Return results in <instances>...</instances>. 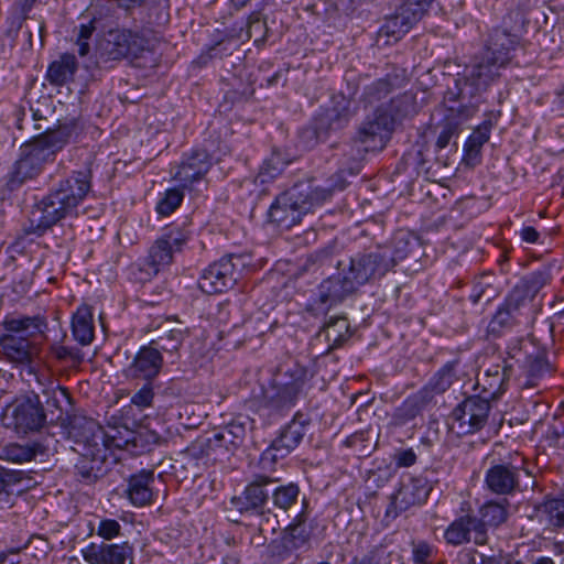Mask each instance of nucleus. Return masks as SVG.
<instances>
[{"label":"nucleus","instance_id":"cd10ccee","mask_svg":"<svg viewBox=\"0 0 564 564\" xmlns=\"http://www.w3.org/2000/svg\"><path fill=\"white\" fill-rule=\"evenodd\" d=\"M497 123L492 112L487 113L485 120L477 126L464 144L463 161L467 166L475 167L481 162V149L490 139L492 128Z\"/></svg>","mask_w":564,"mask_h":564},{"label":"nucleus","instance_id":"49530a36","mask_svg":"<svg viewBox=\"0 0 564 564\" xmlns=\"http://www.w3.org/2000/svg\"><path fill=\"white\" fill-rule=\"evenodd\" d=\"M191 225L187 218L174 221L163 229L161 238L165 239L173 250L181 252L192 236Z\"/></svg>","mask_w":564,"mask_h":564},{"label":"nucleus","instance_id":"e433bc0d","mask_svg":"<svg viewBox=\"0 0 564 564\" xmlns=\"http://www.w3.org/2000/svg\"><path fill=\"white\" fill-rule=\"evenodd\" d=\"M78 69V62L74 54L65 53L57 61H53L46 70V80L57 87H62L74 79Z\"/></svg>","mask_w":564,"mask_h":564},{"label":"nucleus","instance_id":"7c9ffc66","mask_svg":"<svg viewBox=\"0 0 564 564\" xmlns=\"http://www.w3.org/2000/svg\"><path fill=\"white\" fill-rule=\"evenodd\" d=\"M349 120V107L347 105H337L318 112L314 117L313 122L316 126L322 140L326 141L332 133L340 131L347 127Z\"/></svg>","mask_w":564,"mask_h":564},{"label":"nucleus","instance_id":"c03bdc74","mask_svg":"<svg viewBox=\"0 0 564 564\" xmlns=\"http://www.w3.org/2000/svg\"><path fill=\"white\" fill-rule=\"evenodd\" d=\"M43 453L42 444L32 442L28 444L10 443L1 449L0 458L12 463H26Z\"/></svg>","mask_w":564,"mask_h":564},{"label":"nucleus","instance_id":"a878e982","mask_svg":"<svg viewBox=\"0 0 564 564\" xmlns=\"http://www.w3.org/2000/svg\"><path fill=\"white\" fill-rule=\"evenodd\" d=\"M155 482L154 470L142 469L132 474L127 479L126 496L134 507H145L153 503L155 492L153 485Z\"/></svg>","mask_w":564,"mask_h":564},{"label":"nucleus","instance_id":"c85d7f7f","mask_svg":"<svg viewBox=\"0 0 564 564\" xmlns=\"http://www.w3.org/2000/svg\"><path fill=\"white\" fill-rule=\"evenodd\" d=\"M509 507L510 502L507 498L488 500L479 507L476 520L479 523L478 525L487 544L489 543V528L497 529L507 522L509 518Z\"/></svg>","mask_w":564,"mask_h":564},{"label":"nucleus","instance_id":"20e7f679","mask_svg":"<svg viewBox=\"0 0 564 564\" xmlns=\"http://www.w3.org/2000/svg\"><path fill=\"white\" fill-rule=\"evenodd\" d=\"M336 180L328 186L314 187L311 183H296L278 194L267 212V223L275 228L291 229L314 207L328 200L336 189L343 191L346 187V181L340 175H336Z\"/></svg>","mask_w":564,"mask_h":564},{"label":"nucleus","instance_id":"4468645a","mask_svg":"<svg viewBox=\"0 0 564 564\" xmlns=\"http://www.w3.org/2000/svg\"><path fill=\"white\" fill-rule=\"evenodd\" d=\"M436 482L437 479L430 478L427 471L417 476L403 474L400 477L395 492L390 496V503L386 509L384 518L393 520L402 511L424 505Z\"/></svg>","mask_w":564,"mask_h":564},{"label":"nucleus","instance_id":"37998d69","mask_svg":"<svg viewBox=\"0 0 564 564\" xmlns=\"http://www.w3.org/2000/svg\"><path fill=\"white\" fill-rule=\"evenodd\" d=\"M447 112L436 140V148L438 150L446 148L452 139L457 138L462 131V123L469 119L464 118L459 112V105L457 107L449 106Z\"/></svg>","mask_w":564,"mask_h":564},{"label":"nucleus","instance_id":"2eb2a0df","mask_svg":"<svg viewBox=\"0 0 564 564\" xmlns=\"http://www.w3.org/2000/svg\"><path fill=\"white\" fill-rule=\"evenodd\" d=\"M245 267L243 256L234 253L224 256L202 270L197 285L208 295L226 292L236 285Z\"/></svg>","mask_w":564,"mask_h":564},{"label":"nucleus","instance_id":"13d9d810","mask_svg":"<svg viewBox=\"0 0 564 564\" xmlns=\"http://www.w3.org/2000/svg\"><path fill=\"white\" fill-rule=\"evenodd\" d=\"M468 564H510L508 555L500 550L494 554H485L477 549L470 547L466 550Z\"/></svg>","mask_w":564,"mask_h":564},{"label":"nucleus","instance_id":"4be33fe9","mask_svg":"<svg viewBox=\"0 0 564 564\" xmlns=\"http://www.w3.org/2000/svg\"><path fill=\"white\" fill-rule=\"evenodd\" d=\"M409 83V75L404 67L397 64H387L386 73L369 85H366L361 98L367 104L382 100L397 89L405 87Z\"/></svg>","mask_w":564,"mask_h":564},{"label":"nucleus","instance_id":"864d4df0","mask_svg":"<svg viewBox=\"0 0 564 564\" xmlns=\"http://www.w3.org/2000/svg\"><path fill=\"white\" fill-rule=\"evenodd\" d=\"M184 199V193L180 188L166 189L164 196L159 199L155 210L161 216H170L174 213Z\"/></svg>","mask_w":564,"mask_h":564},{"label":"nucleus","instance_id":"f8f14e48","mask_svg":"<svg viewBox=\"0 0 564 564\" xmlns=\"http://www.w3.org/2000/svg\"><path fill=\"white\" fill-rule=\"evenodd\" d=\"M70 433L77 446L80 447V457L75 465L76 475L82 482L94 484L108 470V456L102 445V436L98 432L97 435H93V440H89L78 425H73Z\"/></svg>","mask_w":564,"mask_h":564},{"label":"nucleus","instance_id":"603ef678","mask_svg":"<svg viewBox=\"0 0 564 564\" xmlns=\"http://www.w3.org/2000/svg\"><path fill=\"white\" fill-rule=\"evenodd\" d=\"M410 545L414 564H432L438 554L437 546L426 540H413Z\"/></svg>","mask_w":564,"mask_h":564},{"label":"nucleus","instance_id":"6e6d98bb","mask_svg":"<svg viewBox=\"0 0 564 564\" xmlns=\"http://www.w3.org/2000/svg\"><path fill=\"white\" fill-rule=\"evenodd\" d=\"M133 550L128 543L107 544L104 546V564H124L132 557Z\"/></svg>","mask_w":564,"mask_h":564},{"label":"nucleus","instance_id":"bb28decb","mask_svg":"<svg viewBox=\"0 0 564 564\" xmlns=\"http://www.w3.org/2000/svg\"><path fill=\"white\" fill-rule=\"evenodd\" d=\"M163 357L158 349L150 344L142 346L134 356L127 373L131 378L151 380L155 378L162 368Z\"/></svg>","mask_w":564,"mask_h":564},{"label":"nucleus","instance_id":"0e129e2a","mask_svg":"<svg viewBox=\"0 0 564 564\" xmlns=\"http://www.w3.org/2000/svg\"><path fill=\"white\" fill-rule=\"evenodd\" d=\"M121 525L115 519H102L99 522L97 534L105 540H112L120 535Z\"/></svg>","mask_w":564,"mask_h":564},{"label":"nucleus","instance_id":"423d86ee","mask_svg":"<svg viewBox=\"0 0 564 564\" xmlns=\"http://www.w3.org/2000/svg\"><path fill=\"white\" fill-rule=\"evenodd\" d=\"M506 68L485 52L476 55L447 86L444 95L445 102H458L459 112L464 118H471L477 111L479 97L501 76Z\"/></svg>","mask_w":564,"mask_h":564},{"label":"nucleus","instance_id":"7ed1b4c3","mask_svg":"<svg viewBox=\"0 0 564 564\" xmlns=\"http://www.w3.org/2000/svg\"><path fill=\"white\" fill-rule=\"evenodd\" d=\"M77 119L59 123L56 128H47L44 132L21 144L18 159L12 163L2 178L0 196L6 198L19 191L24 184L35 181L45 167L53 164L57 154L77 135Z\"/></svg>","mask_w":564,"mask_h":564},{"label":"nucleus","instance_id":"774afa93","mask_svg":"<svg viewBox=\"0 0 564 564\" xmlns=\"http://www.w3.org/2000/svg\"><path fill=\"white\" fill-rule=\"evenodd\" d=\"M53 354L58 360H73L79 361L80 354L79 350L73 347L67 346H55L53 347Z\"/></svg>","mask_w":564,"mask_h":564},{"label":"nucleus","instance_id":"e2e57ef3","mask_svg":"<svg viewBox=\"0 0 564 564\" xmlns=\"http://www.w3.org/2000/svg\"><path fill=\"white\" fill-rule=\"evenodd\" d=\"M154 399V392L152 383H145L139 391H137L131 398V404L145 409L152 405Z\"/></svg>","mask_w":564,"mask_h":564},{"label":"nucleus","instance_id":"338daca9","mask_svg":"<svg viewBox=\"0 0 564 564\" xmlns=\"http://www.w3.org/2000/svg\"><path fill=\"white\" fill-rule=\"evenodd\" d=\"M300 141L306 149H313L319 142H324L313 121L308 127L302 129Z\"/></svg>","mask_w":564,"mask_h":564},{"label":"nucleus","instance_id":"9d476101","mask_svg":"<svg viewBox=\"0 0 564 564\" xmlns=\"http://www.w3.org/2000/svg\"><path fill=\"white\" fill-rule=\"evenodd\" d=\"M532 479V488L536 485L529 462L519 452H510L505 457L491 458L485 471L484 484L490 494L503 498L513 497L524 492L528 484H523L522 476Z\"/></svg>","mask_w":564,"mask_h":564},{"label":"nucleus","instance_id":"ddd939ff","mask_svg":"<svg viewBox=\"0 0 564 564\" xmlns=\"http://www.w3.org/2000/svg\"><path fill=\"white\" fill-rule=\"evenodd\" d=\"M150 50V41L141 33L126 29L108 31L97 47V63L107 64L124 58H139Z\"/></svg>","mask_w":564,"mask_h":564},{"label":"nucleus","instance_id":"ea45409f","mask_svg":"<svg viewBox=\"0 0 564 564\" xmlns=\"http://www.w3.org/2000/svg\"><path fill=\"white\" fill-rule=\"evenodd\" d=\"M301 488L297 482L290 481L274 487L270 498L274 512L289 516V512L299 503Z\"/></svg>","mask_w":564,"mask_h":564},{"label":"nucleus","instance_id":"f704fd0d","mask_svg":"<svg viewBox=\"0 0 564 564\" xmlns=\"http://www.w3.org/2000/svg\"><path fill=\"white\" fill-rule=\"evenodd\" d=\"M458 360L447 361L427 381V383L420 389L422 393L431 402L436 394L446 392L454 381L457 379Z\"/></svg>","mask_w":564,"mask_h":564},{"label":"nucleus","instance_id":"c9c22d12","mask_svg":"<svg viewBox=\"0 0 564 564\" xmlns=\"http://www.w3.org/2000/svg\"><path fill=\"white\" fill-rule=\"evenodd\" d=\"M186 336V329L181 327L169 328L164 326L160 329L158 337L153 338L149 344L155 347L159 354H167L171 358V362L173 364L180 357L178 350Z\"/></svg>","mask_w":564,"mask_h":564},{"label":"nucleus","instance_id":"bf43d9fd","mask_svg":"<svg viewBox=\"0 0 564 564\" xmlns=\"http://www.w3.org/2000/svg\"><path fill=\"white\" fill-rule=\"evenodd\" d=\"M564 437V413L554 414L552 422L549 424L546 440L551 445L560 446L561 440Z\"/></svg>","mask_w":564,"mask_h":564},{"label":"nucleus","instance_id":"c756f323","mask_svg":"<svg viewBox=\"0 0 564 564\" xmlns=\"http://www.w3.org/2000/svg\"><path fill=\"white\" fill-rule=\"evenodd\" d=\"M311 423V414L299 410L294 413L292 420L280 430L274 441L291 454L302 443Z\"/></svg>","mask_w":564,"mask_h":564},{"label":"nucleus","instance_id":"473e14b6","mask_svg":"<svg viewBox=\"0 0 564 564\" xmlns=\"http://www.w3.org/2000/svg\"><path fill=\"white\" fill-rule=\"evenodd\" d=\"M378 109L392 119V126L394 127L397 122L411 118L419 112L416 94L411 90L404 91L391 98L387 105L380 106Z\"/></svg>","mask_w":564,"mask_h":564},{"label":"nucleus","instance_id":"b1692460","mask_svg":"<svg viewBox=\"0 0 564 564\" xmlns=\"http://www.w3.org/2000/svg\"><path fill=\"white\" fill-rule=\"evenodd\" d=\"M78 426L88 435L89 440H93V435H97L98 432L101 434L102 445L108 457L110 448H127L131 443H135L134 432L128 427L111 426L108 430H104L94 420H85Z\"/></svg>","mask_w":564,"mask_h":564},{"label":"nucleus","instance_id":"de8ad7c7","mask_svg":"<svg viewBox=\"0 0 564 564\" xmlns=\"http://www.w3.org/2000/svg\"><path fill=\"white\" fill-rule=\"evenodd\" d=\"M426 13L427 10L424 9V6L404 1L400 7L397 18L392 22L397 24L400 21L402 26H404L402 31L408 32L413 24L419 22Z\"/></svg>","mask_w":564,"mask_h":564},{"label":"nucleus","instance_id":"680f3d73","mask_svg":"<svg viewBox=\"0 0 564 564\" xmlns=\"http://www.w3.org/2000/svg\"><path fill=\"white\" fill-rule=\"evenodd\" d=\"M367 441L368 432L357 431L347 436L343 444L348 448H355L359 455H367L369 453V449L365 445Z\"/></svg>","mask_w":564,"mask_h":564},{"label":"nucleus","instance_id":"3c124183","mask_svg":"<svg viewBox=\"0 0 564 564\" xmlns=\"http://www.w3.org/2000/svg\"><path fill=\"white\" fill-rule=\"evenodd\" d=\"M514 375V364L508 360V357L503 360L501 376L496 378H486L485 390H491L489 392V397L491 399H497L500 394H502L507 390V384L510 378Z\"/></svg>","mask_w":564,"mask_h":564},{"label":"nucleus","instance_id":"052dcab7","mask_svg":"<svg viewBox=\"0 0 564 564\" xmlns=\"http://www.w3.org/2000/svg\"><path fill=\"white\" fill-rule=\"evenodd\" d=\"M392 460L398 468H409L416 464L417 455L413 448H397Z\"/></svg>","mask_w":564,"mask_h":564},{"label":"nucleus","instance_id":"79ce46f5","mask_svg":"<svg viewBox=\"0 0 564 564\" xmlns=\"http://www.w3.org/2000/svg\"><path fill=\"white\" fill-rule=\"evenodd\" d=\"M219 449L229 452L227 436L223 427L215 431L210 436H200L196 438L187 448V453L194 458H202L216 453Z\"/></svg>","mask_w":564,"mask_h":564},{"label":"nucleus","instance_id":"0eeeda50","mask_svg":"<svg viewBox=\"0 0 564 564\" xmlns=\"http://www.w3.org/2000/svg\"><path fill=\"white\" fill-rule=\"evenodd\" d=\"M306 380L305 367L297 362L286 365L279 369L269 388L250 399V408L269 423L274 422L295 406Z\"/></svg>","mask_w":564,"mask_h":564},{"label":"nucleus","instance_id":"a211bd4d","mask_svg":"<svg viewBox=\"0 0 564 564\" xmlns=\"http://www.w3.org/2000/svg\"><path fill=\"white\" fill-rule=\"evenodd\" d=\"M175 253L173 247L160 236L149 248L147 257L131 265V273L138 282L150 281L173 263Z\"/></svg>","mask_w":564,"mask_h":564},{"label":"nucleus","instance_id":"39448f33","mask_svg":"<svg viewBox=\"0 0 564 564\" xmlns=\"http://www.w3.org/2000/svg\"><path fill=\"white\" fill-rule=\"evenodd\" d=\"M0 352L15 366H30L39 356L37 339H45L48 330L47 317L18 312L4 315L0 322Z\"/></svg>","mask_w":564,"mask_h":564},{"label":"nucleus","instance_id":"dca6fc26","mask_svg":"<svg viewBox=\"0 0 564 564\" xmlns=\"http://www.w3.org/2000/svg\"><path fill=\"white\" fill-rule=\"evenodd\" d=\"M532 337H520L510 341L507 347L508 360L528 378L532 386L535 381L552 371V366L547 360L546 350L539 346Z\"/></svg>","mask_w":564,"mask_h":564},{"label":"nucleus","instance_id":"f3484780","mask_svg":"<svg viewBox=\"0 0 564 564\" xmlns=\"http://www.w3.org/2000/svg\"><path fill=\"white\" fill-rule=\"evenodd\" d=\"M490 411L489 398L478 394L469 395L453 409L451 413L452 430H456L459 436L473 435L487 425Z\"/></svg>","mask_w":564,"mask_h":564},{"label":"nucleus","instance_id":"f03ea898","mask_svg":"<svg viewBox=\"0 0 564 564\" xmlns=\"http://www.w3.org/2000/svg\"><path fill=\"white\" fill-rule=\"evenodd\" d=\"M91 189L90 167L72 171L58 180L52 178L47 192L31 207L25 232L43 237L66 218H77L78 208Z\"/></svg>","mask_w":564,"mask_h":564},{"label":"nucleus","instance_id":"6ab92c4d","mask_svg":"<svg viewBox=\"0 0 564 564\" xmlns=\"http://www.w3.org/2000/svg\"><path fill=\"white\" fill-rule=\"evenodd\" d=\"M393 130L392 119L377 108L373 117L367 118L360 124L354 142L361 144L367 152L381 151L384 149Z\"/></svg>","mask_w":564,"mask_h":564},{"label":"nucleus","instance_id":"72a5a7b5","mask_svg":"<svg viewBox=\"0 0 564 564\" xmlns=\"http://www.w3.org/2000/svg\"><path fill=\"white\" fill-rule=\"evenodd\" d=\"M324 333L328 348L326 355L333 350L344 347L350 339L352 332L350 323L346 316H330L322 326L319 334Z\"/></svg>","mask_w":564,"mask_h":564},{"label":"nucleus","instance_id":"69168bd1","mask_svg":"<svg viewBox=\"0 0 564 564\" xmlns=\"http://www.w3.org/2000/svg\"><path fill=\"white\" fill-rule=\"evenodd\" d=\"M104 546L105 543H90L82 550V555L88 564H104Z\"/></svg>","mask_w":564,"mask_h":564},{"label":"nucleus","instance_id":"09e8293b","mask_svg":"<svg viewBox=\"0 0 564 564\" xmlns=\"http://www.w3.org/2000/svg\"><path fill=\"white\" fill-rule=\"evenodd\" d=\"M290 163V159H286L281 151L274 149L260 167L259 175L262 177V182L275 178Z\"/></svg>","mask_w":564,"mask_h":564},{"label":"nucleus","instance_id":"2f4dec72","mask_svg":"<svg viewBox=\"0 0 564 564\" xmlns=\"http://www.w3.org/2000/svg\"><path fill=\"white\" fill-rule=\"evenodd\" d=\"M43 404L46 415V424H53L59 421L64 412L73 408V397L69 390L62 386L43 390Z\"/></svg>","mask_w":564,"mask_h":564},{"label":"nucleus","instance_id":"aec40b11","mask_svg":"<svg viewBox=\"0 0 564 564\" xmlns=\"http://www.w3.org/2000/svg\"><path fill=\"white\" fill-rule=\"evenodd\" d=\"M476 520V513L468 506L465 513L455 518L444 530L443 539L447 545L457 547L474 543L476 546H485L487 542Z\"/></svg>","mask_w":564,"mask_h":564},{"label":"nucleus","instance_id":"4d7b16f0","mask_svg":"<svg viewBox=\"0 0 564 564\" xmlns=\"http://www.w3.org/2000/svg\"><path fill=\"white\" fill-rule=\"evenodd\" d=\"M289 455L290 453L273 440L269 447L262 452L260 456V465L265 470H273L275 465Z\"/></svg>","mask_w":564,"mask_h":564},{"label":"nucleus","instance_id":"412c9836","mask_svg":"<svg viewBox=\"0 0 564 564\" xmlns=\"http://www.w3.org/2000/svg\"><path fill=\"white\" fill-rule=\"evenodd\" d=\"M212 154L203 148H194L185 153L173 176L183 188H192L193 184L203 180L213 167Z\"/></svg>","mask_w":564,"mask_h":564},{"label":"nucleus","instance_id":"8fccbe9b","mask_svg":"<svg viewBox=\"0 0 564 564\" xmlns=\"http://www.w3.org/2000/svg\"><path fill=\"white\" fill-rule=\"evenodd\" d=\"M269 28L267 22L261 17L260 11H253L250 13L247 20V34L248 37H253V44L256 47L261 48L264 46L268 40Z\"/></svg>","mask_w":564,"mask_h":564},{"label":"nucleus","instance_id":"f257e3e1","mask_svg":"<svg viewBox=\"0 0 564 564\" xmlns=\"http://www.w3.org/2000/svg\"><path fill=\"white\" fill-rule=\"evenodd\" d=\"M389 263V257L381 253L378 246L352 254L348 261H339L337 274L319 283L315 295L306 305V312L313 316L326 314L360 286L384 276L390 271Z\"/></svg>","mask_w":564,"mask_h":564},{"label":"nucleus","instance_id":"a19ab883","mask_svg":"<svg viewBox=\"0 0 564 564\" xmlns=\"http://www.w3.org/2000/svg\"><path fill=\"white\" fill-rule=\"evenodd\" d=\"M553 531L564 528V491L557 495H546L544 500L535 507Z\"/></svg>","mask_w":564,"mask_h":564},{"label":"nucleus","instance_id":"58836bf2","mask_svg":"<svg viewBox=\"0 0 564 564\" xmlns=\"http://www.w3.org/2000/svg\"><path fill=\"white\" fill-rule=\"evenodd\" d=\"M431 402L420 390L409 395L393 412L391 423L403 426L413 421Z\"/></svg>","mask_w":564,"mask_h":564},{"label":"nucleus","instance_id":"393cba45","mask_svg":"<svg viewBox=\"0 0 564 564\" xmlns=\"http://www.w3.org/2000/svg\"><path fill=\"white\" fill-rule=\"evenodd\" d=\"M520 45V37L503 28H496L491 31L484 52L487 56L494 57L497 62L507 67L514 52Z\"/></svg>","mask_w":564,"mask_h":564},{"label":"nucleus","instance_id":"5701e85b","mask_svg":"<svg viewBox=\"0 0 564 564\" xmlns=\"http://www.w3.org/2000/svg\"><path fill=\"white\" fill-rule=\"evenodd\" d=\"M311 507L308 499L303 496L301 510L283 530V541L293 550L307 546L312 539V524L306 525L310 518Z\"/></svg>","mask_w":564,"mask_h":564},{"label":"nucleus","instance_id":"5fc2aeb1","mask_svg":"<svg viewBox=\"0 0 564 564\" xmlns=\"http://www.w3.org/2000/svg\"><path fill=\"white\" fill-rule=\"evenodd\" d=\"M226 436L227 443L229 445V452L234 453L238 449L242 444L247 435L246 422L240 421L239 419L232 420L227 425L223 426Z\"/></svg>","mask_w":564,"mask_h":564},{"label":"nucleus","instance_id":"1a4fd4ad","mask_svg":"<svg viewBox=\"0 0 564 564\" xmlns=\"http://www.w3.org/2000/svg\"><path fill=\"white\" fill-rule=\"evenodd\" d=\"M275 482V479L267 475H254L240 495L232 496L230 505L246 519L258 518L259 545H263L270 531L272 534L281 528L279 514L269 506L270 491L267 487Z\"/></svg>","mask_w":564,"mask_h":564},{"label":"nucleus","instance_id":"6e6552de","mask_svg":"<svg viewBox=\"0 0 564 564\" xmlns=\"http://www.w3.org/2000/svg\"><path fill=\"white\" fill-rule=\"evenodd\" d=\"M552 279L551 268L545 265L523 275L490 319L488 335L497 338L519 325L535 296L552 282Z\"/></svg>","mask_w":564,"mask_h":564},{"label":"nucleus","instance_id":"9b49d317","mask_svg":"<svg viewBox=\"0 0 564 564\" xmlns=\"http://www.w3.org/2000/svg\"><path fill=\"white\" fill-rule=\"evenodd\" d=\"M46 415L41 395L31 392L9 403L1 413V422L6 429L24 436L44 430Z\"/></svg>","mask_w":564,"mask_h":564},{"label":"nucleus","instance_id":"a18cd8bd","mask_svg":"<svg viewBox=\"0 0 564 564\" xmlns=\"http://www.w3.org/2000/svg\"><path fill=\"white\" fill-rule=\"evenodd\" d=\"M381 253L389 257V270L391 271L400 261L405 259L411 250L410 237L408 232H397L389 243L378 246Z\"/></svg>","mask_w":564,"mask_h":564},{"label":"nucleus","instance_id":"4c0bfd02","mask_svg":"<svg viewBox=\"0 0 564 564\" xmlns=\"http://www.w3.org/2000/svg\"><path fill=\"white\" fill-rule=\"evenodd\" d=\"M72 334L82 346L89 345L95 337L93 308L88 304L77 307L72 318Z\"/></svg>","mask_w":564,"mask_h":564}]
</instances>
